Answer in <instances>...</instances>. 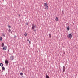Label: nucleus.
Segmentation results:
<instances>
[{"label":"nucleus","mask_w":78,"mask_h":78,"mask_svg":"<svg viewBox=\"0 0 78 78\" xmlns=\"http://www.w3.org/2000/svg\"><path fill=\"white\" fill-rule=\"evenodd\" d=\"M15 37H17V36L15 35Z\"/></svg>","instance_id":"a878e982"},{"label":"nucleus","mask_w":78,"mask_h":78,"mask_svg":"<svg viewBox=\"0 0 78 78\" xmlns=\"http://www.w3.org/2000/svg\"><path fill=\"white\" fill-rule=\"evenodd\" d=\"M29 44H31V41H29Z\"/></svg>","instance_id":"6ab92c4d"},{"label":"nucleus","mask_w":78,"mask_h":78,"mask_svg":"<svg viewBox=\"0 0 78 78\" xmlns=\"http://www.w3.org/2000/svg\"><path fill=\"white\" fill-rule=\"evenodd\" d=\"M10 58L11 59V60H13V59H14V57H13V56H12L10 57Z\"/></svg>","instance_id":"423d86ee"},{"label":"nucleus","mask_w":78,"mask_h":78,"mask_svg":"<svg viewBox=\"0 0 78 78\" xmlns=\"http://www.w3.org/2000/svg\"><path fill=\"white\" fill-rule=\"evenodd\" d=\"M49 37L50 38L51 37V34H49Z\"/></svg>","instance_id":"f3484780"},{"label":"nucleus","mask_w":78,"mask_h":78,"mask_svg":"<svg viewBox=\"0 0 78 78\" xmlns=\"http://www.w3.org/2000/svg\"><path fill=\"white\" fill-rule=\"evenodd\" d=\"M19 16H20V14H19V15H18Z\"/></svg>","instance_id":"bb28decb"},{"label":"nucleus","mask_w":78,"mask_h":78,"mask_svg":"<svg viewBox=\"0 0 78 78\" xmlns=\"http://www.w3.org/2000/svg\"><path fill=\"white\" fill-rule=\"evenodd\" d=\"M26 25H28V23H27Z\"/></svg>","instance_id":"412c9836"},{"label":"nucleus","mask_w":78,"mask_h":78,"mask_svg":"<svg viewBox=\"0 0 78 78\" xmlns=\"http://www.w3.org/2000/svg\"><path fill=\"white\" fill-rule=\"evenodd\" d=\"M67 37L68 38H69L70 39H71L72 37V34H69L67 36Z\"/></svg>","instance_id":"f03ea898"},{"label":"nucleus","mask_w":78,"mask_h":78,"mask_svg":"<svg viewBox=\"0 0 78 78\" xmlns=\"http://www.w3.org/2000/svg\"><path fill=\"white\" fill-rule=\"evenodd\" d=\"M2 37H0V41H2Z\"/></svg>","instance_id":"f8f14e48"},{"label":"nucleus","mask_w":78,"mask_h":78,"mask_svg":"<svg viewBox=\"0 0 78 78\" xmlns=\"http://www.w3.org/2000/svg\"><path fill=\"white\" fill-rule=\"evenodd\" d=\"M20 75H23V73H20Z\"/></svg>","instance_id":"a211bd4d"},{"label":"nucleus","mask_w":78,"mask_h":78,"mask_svg":"<svg viewBox=\"0 0 78 78\" xmlns=\"http://www.w3.org/2000/svg\"><path fill=\"white\" fill-rule=\"evenodd\" d=\"M34 31H35V33H36V30L35 29L34 30Z\"/></svg>","instance_id":"5701e85b"},{"label":"nucleus","mask_w":78,"mask_h":78,"mask_svg":"<svg viewBox=\"0 0 78 78\" xmlns=\"http://www.w3.org/2000/svg\"><path fill=\"white\" fill-rule=\"evenodd\" d=\"M24 35L25 36H27V32H25V33L24 34Z\"/></svg>","instance_id":"ddd939ff"},{"label":"nucleus","mask_w":78,"mask_h":78,"mask_svg":"<svg viewBox=\"0 0 78 78\" xmlns=\"http://www.w3.org/2000/svg\"><path fill=\"white\" fill-rule=\"evenodd\" d=\"M32 30H34V29L35 28V27H36V25H33V24H32Z\"/></svg>","instance_id":"7ed1b4c3"},{"label":"nucleus","mask_w":78,"mask_h":78,"mask_svg":"<svg viewBox=\"0 0 78 78\" xmlns=\"http://www.w3.org/2000/svg\"><path fill=\"white\" fill-rule=\"evenodd\" d=\"M46 78H50V77H49V76L47 75V74H46Z\"/></svg>","instance_id":"1a4fd4ad"},{"label":"nucleus","mask_w":78,"mask_h":78,"mask_svg":"<svg viewBox=\"0 0 78 78\" xmlns=\"http://www.w3.org/2000/svg\"><path fill=\"white\" fill-rule=\"evenodd\" d=\"M8 63H9V62H8V61L6 60H5V64L6 65V66H7V64H8Z\"/></svg>","instance_id":"39448f33"},{"label":"nucleus","mask_w":78,"mask_h":78,"mask_svg":"<svg viewBox=\"0 0 78 78\" xmlns=\"http://www.w3.org/2000/svg\"><path fill=\"white\" fill-rule=\"evenodd\" d=\"M2 36H4V37H5V34L2 33Z\"/></svg>","instance_id":"dca6fc26"},{"label":"nucleus","mask_w":78,"mask_h":78,"mask_svg":"<svg viewBox=\"0 0 78 78\" xmlns=\"http://www.w3.org/2000/svg\"><path fill=\"white\" fill-rule=\"evenodd\" d=\"M8 31H9V32H11V29H9V30Z\"/></svg>","instance_id":"aec40b11"},{"label":"nucleus","mask_w":78,"mask_h":78,"mask_svg":"<svg viewBox=\"0 0 78 78\" xmlns=\"http://www.w3.org/2000/svg\"><path fill=\"white\" fill-rule=\"evenodd\" d=\"M7 49V46H5L3 48V49L4 50H6Z\"/></svg>","instance_id":"20e7f679"},{"label":"nucleus","mask_w":78,"mask_h":78,"mask_svg":"<svg viewBox=\"0 0 78 78\" xmlns=\"http://www.w3.org/2000/svg\"><path fill=\"white\" fill-rule=\"evenodd\" d=\"M2 70H5V67H3L2 68Z\"/></svg>","instance_id":"9d476101"},{"label":"nucleus","mask_w":78,"mask_h":78,"mask_svg":"<svg viewBox=\"0 0 78 78\" xmlns=\"http://www.w3.org/2000/svg\"><path fill=\"white\" fill-rule=\"evenodd\" d=\"M55 20L56 21H58V18L56 17L55 18Z\"/></svg>","instance_id":"4468645a"},{"label":"nucleus","mask_w":78,"mask_h":78,"mask_svg":"<svg viewBox=\"0 0 78 78\" xmlns=\"http://www.w3.org/2000/svg\"><path fill=\"white\" fill-rule=\"evenodd\" d=\"M4 46V43H2V47H3Z\"/></svg>","instance_id":"2eb2a0df"},{"label":"nucleus","mask_w":78,"mask_h":78,"mask_svg":"<svg viewBox=\"0 0 78 78\" xmlns=\"http://www.w3.org/2000/svg\"><path fill=\"white\" fill-rule=\"evenodd\" d=\"M27 41H28V42L29 41V39H28L27 40Z\"/></svg>","instance_id":"393cba45"},{"label":"nucleus","mask_w":78,"mask_h":78,"mask_svg":"<svg viewBox=\"0 0 78 78\" xmlns=\"http://www.w3.org/2000/svg\"><path fill=\"white\" fill-rule=\"evenodd\" d=\"M65 69H66V68H65V66H63V72H65Z\"/></svg>","instance_id":"0eeeda50"},{"label":"nucleus","mask_w":78,"mask_h":78,"mask_svg":"<svg viewBox=\"0 0 78 78\" xmlns=\"http://www.w3.org/2000/svg\"><path fill=\"white\" fill-rule=\"evenodd\" d=\"M0 66H1V67H3V63H1L0 64Z\"/></svg>","instance_id":"9b49d317"},{"label":"nucleus","mask_w":78,"mask_h":78,"mask_svg":"<svg viewBox=\"0 0 78 78\" xmlns=\"http://www.w3.org/2000/svg\"><path fill=\"white\" fill-rule=\"evenodd\" d=\"M67 29L68 30V31H69V30H70V27H69L68 26V27H67Z\"/></svg>","instance_id":"6e6552de"},{"label":"nucleus","mask_w":78,"mask_h":78,"mask_svg":"<svg viewBox=\"0 0 78 78\" xmlns=\"http://www.w3.org/2000/svg\"><path fill=\"white\" fill-rule=\"evenodd\" d=\"M23 70H25V68H23Z\"/></svg>","instance_id":"b1692460"},{"label":"nucleus","mask_w":78,"mask_h":78,"mask_svg":"<svg viewBox=\"0 0 78 78\" xmlns=\"http://www.w3.org/2000/svg\"><path fill=\"white\" fill-rule=\"evenodd\" d=\"M8 27H9V28H11V26H8Z\"/></svg>","instance_id":"4be33fe9"},{"label":"nucleus","mask_w":78,"mask_h":78,"mask_svg":"<svg viewBox=\"0 0 78 78\" xmlns=\"http://www.w3.org/2000/svg\"><path fill=\"white\" fill-rule=\"evenodd\" d=\"M47 5H48V4L47 3H44V6H45V9H47L48 8V6H47Z\"/></svg>","instance_id":"f257e3e1"}]
</instances>
